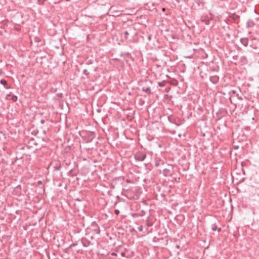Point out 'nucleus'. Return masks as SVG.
I'll list each match as a JSON object with an SVG mask.
<instances>
[{"label": "nucleus", "mask_w": 259, "mask_h": 259, "mask_svg": "<svg viewBox=\"0 0 259 259\" xmlns=\"http://www.w3.org/2000/svg\"><path fill=\"white\" fill-rule=\"evenodd\" d=\"M146 154L144 153H139L135 155V159L139 161H143L146 158Z\"/></svg>", "instance_id": "1"}, {"label": "nucleus", "mask_w": 259, "mask_h": 259, "mask_svg": "<svg viewBox=\"0 0 259 259\" xmlns=\"http://www.w3.org/2000/svg\"><path fill=\"white\" fill-rule=\"evenodd\" d=\"M0 83L4 85L6 89H9L11 88L10 85L9 84L8 82L5 79H1Z\"/></svg>", "instance_id": "2"}, {"label": "nucleus", "mask_w": 259, "mask_h": 259, "mask_svg": "<svg viewBox=\"0 0 259 259\" xmlns=\"http://www.w3.org/2000/svg\"><path fill=\"white\" fill-rule=\"evenodd\" d=\"M219 78L217 76H212L210 77V80L213 83H216L219 81Z\"/></svg>", "instance_id": "3"}, {"label": "nucleus", "mask_w": 259, "mask_h": 259, "mask_svg": "<svg viewBox=\"0 0 259 259\" xmlns=\"http://www.w3.org/2000/svg\"><path fill=\"white\" fill-rule=\"evenodd\" d=\"M240 41H241V42L242 43V44L243 45H244V46L246 47L247 46V45H248V40L246 38H242L240 39Z\"/></svg>", "instance_id": "4"}, {"label": "nucleus", "mask_w": 259, "mask_h": 259, "mask_svg": "<svg viewBox=\"0 0 259 259\" xmlns=\"http://www.w3.org/2000/svg\"><path fill=\"white\" fill-rule=\"evenodd\" d=\"M142 90L144 92H145L146 93H147V94H150L151 93V89H150V88L149 87H148V88H143Z\"/></svg>", "instance_id": "5"}, {"label": "nucleus", "mask_w": 259, "mask_h": 259, "mask_svg": "<svg viewBox=\"0 0 259 259\" xmlns=\"http://www.w3.org/2000/svg\"><path fill=\"white\" fill-rule=\"evenodd\" d=\"M11 100L16 102L17 100V97L15 95H13L11 98Z\"/></svg>", "instance_id": "6"}, {"label": "nucleus", "mask_w": 259, "mask_h": 259, "mask_svg": "<svg viewBox=\"0 0 259 259\" xmlns=\"http://www.w3.org/2000/svg\"><path fill=\"white\" fill-rule=\"evenodd\" d=\"M143 226H139V227H138V230L139 231H140V232L142 231H143Z\"/></svg>", "instance_id": "7"}, {"label": "nucleus", "mask_w": 259, "mask_h": 259, "mask_svg": "<svg viewBox=\"0 0 259 259\" xmlns=\"http://www.w3.org/2000/svg\"><path fill=\"white\" fill-rule=\"evenodd\" d=\"M83 73L87 75H88L89 74V72L87 69L83 70Z\"/></svg>", "instance_id": "8"}, {"label": "nucleus", "mask_w": 259, "mask_h": 259, "mask_svg": "<svg viewBox=\"0 0 259 259\" xmlns=\"http://www.w3.org/2000/svg\"><path fill=\"white\" fill-rule=\"evenodd\" d=\"M61 166L59 165L58 166L54 167V169L58 170L60 169Z\"/></svg>", "instance_id": "9"}, {"label": "nucleus", "mask_w": 259, "mask_h": 259, "mask_svg": "<svg viewBox=\"0 0 259 259\" xmlns=\"http://www.w3.org/2000/svg\"><path fill=\"white\" fill-rule=\"evenodd\" d=\"M11 97H12V96H11L10 94L7 95V97H6V99H7V100H11Z\"/></svg>", "instance_id": "10"}, {"label": "nucleus", "mask_w": 259, "mask_h": 259, "mask_svg": "<svg viewBox=\"0 0 259 259\" xmlns=\"http://www.w3.org/2000/svg\"><path fill=\"white\" fill-rule=\"evenodd\" d=\"M114 212L116 214H118L119 213V210L118 209H115Z\"/></svg>", "instance_id": "11"}, {"label": "nucleus", "mask_w": 259, "mask_h": 259, "mask_svg": "<svg viewBox=\"0 0 259 259\" xmlns=\"http://www.w3.org/2000/svg\"><path fill=\"white\" fill-rule=\"evenodd\" d=\"M217 226H214V227H212V230L213 231H215V230H217Z\"/></svg>", "instance_id": "12"}, {"label": "nucleus", "mask_w": 259, "mask_h": 259, "mask_svg": "<svg viewBox=\"0 0 259 259\" xmlns=\"http://www.w3.org/2000/svg\"><path fill=\"white\" fill-rule=\"evenodd\" d=\"M124 33L125 35H128V32L127 31H125Z\"/></svg>", "instance_id": "13"}, {"label": "nucleus", "mask_w": 259, "mask_h": 259, "mask_svg": "<svg viewBox=\"0 0 259 259\" xmlns=\"http://www.w3.org/2000/svg\"><path fill=\"white\" fill-rule=\"evenodd\" d=\"M75 245H76L75 244L73 243V244L70 245V247H71L72 246H75Z\"/></svg>", "instance_id": "14"}, {"label": "nucleus", "mask_w": 259, "mask_h": 259, "mask_svg": "<svg viewBox=\"0 0 259 259\" xmlns=\"http://www.w3.org/2000/svg\"><path fill=\"white\" fill-rule=\"evenodd\" d=\"M41 123H44V120H41Z\"/></svg>", "instance_id": "15"}, {"label": "nucleus", "mask_w": 259, "mask_h": 259, "mask_svg": "<svg viewBox=\"0 0 259 259\" xmlns=\"http://www.w3.org/2000/svg\"><path fill=\"white\" fill-rule=\"evenodd\" d=\"M235 148H238V146H235Z\"/></svg>", "instance_id": "16"}, {"label": "nucleus", "mask_w": 259, "mask_h": 259, "mask_svg": "<svg viewBox=\"0 0 259 259\" xmlns=\"http://www.w3.org/2000/svg\"><path fill=\"white\" fill-rule=\"evenodd\" d=\"M122 254V256H124V254L123 253H122V254Z\"/></svg>", "instance_id": "17"}, {"label": "nucleus", "mask_w": 259, "mask_h": 259, "mask_svg": "<svg viewBox=\"0 0 259 259\" xmlns=\"http://www.w3.org/2000/svg\"><path fill=\"white\" fill-rule=\"evenodd\" d=\"M66 1H69L70 0H66Z\"/></svg>", "instance_id": "18"}]
</instances>
